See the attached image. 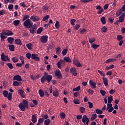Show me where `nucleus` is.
<instances>
[{
	"mask_svg": "<svg viewBox=\"0 0 125 125\" xmlns=\"http://www.w3.org/2000/svg\"><path fill=\"white\" fill-rule=\"evenodd\" d=\"M19 107L22 112H24L25 110L29 108V104L27 100H23L22 103H21L19 105Z\"/></svg>",
	"mask_w": 125,
	"mask_h": 125,
	"instance_id": "nucleus-1",
	"label": "nucleus"
},
{
	"mask_svg": "<svg viewBox=\"0 0 125 125\" xmlns=\"http://www.w3.org/2000/svg\"><path fill=\"white\" fill-rule=\"evenodd\" d=\"M51 80H52V75H49L46 77H42L41 79V82L42 83H43L47 81V83H49L51 82Z\"/></svg>",
	"mask_w": 125,
	"mask_h": 125,
	"instance_id": "nucleus-2",
	"label": "nucleus"
},
{
	"mask_svg": "<svg viewBox=\"0 0 125 125\" xmlns=\"http://www.w3.org/2000/svg\"><path fill=\"white\" fill-rule=\"evenodd\" d=\"M23 25L27 29H30L33 27V22H31V20L30 19H27L23 22Z\"/></svg>",
	"mask_w": 125,
	"mask_h": 125,
	"instance_id": "nucleus-3",
	"label": "nucleus"
},
{
	"mask_svg": "<svg viewBox=\"0 0 125 125\" xmlns=\"http://www.w3.org/2000/svg\"><path fill=\"white\" fill-rule=\"evenodd\" d=\"M2 33L4 36H13L14 35L13 32L9 30H2Z\"/></svg>",
	"mask_w": 125,
	"mask_h": 125,
	"instance_id": "nucleus-4",
	"label": "nucleus"
},
{
	"mask_svg": "<svg viewBox=\"0 0 125 125\" xmlns=\"http://www.w3.org/2000/svg\"><path fill=\"white\" fill-rule=\"evenodd\" d=\"M48 40V36L47 35H43L41 36L40 41L42 43H46Z\"/></svg>",
	"mask_w": 125,
	"mask_h": 125,
	"instance_id": "nucleus-5",
	"label": "nucleus"
},
{
	"mask_svg": "<svg viewBox=\"0 0 125 125\" xmlns=\"http://www.w3.org/2000/svg\"><path fill=\"white\" fill-rule=\"evenodd\" d=\"M1 60H2V61H4L5 62H6V61H10V59H9L8 56L4 55V53H2V54L1 55Z\"/></svg>",
	"mask_w": 125,
	"mask_h": 125,
	"instance_id": "nucleus-6",
	"label": "nucleus"
},
{
	"mask_svg": "<svg viewBox=\"0 0 125 125\" xmlns=\"http://www.w3.org/2000/svg\"><path fill=\"white\" fill-rule=\"evenodd\" d=\"M73 63L74 65H76L77 67H82V64L80 62V61L76 58H74Z\"/></svg>",
	"mask_w": 125,
	"mask_h": 125,
	"instance_id": "nucleus-7",
	"label": "nucleus"
},
{
	"mask_svg": "<svg viewBox=\"0 0 125 125\" xmlns=\"http://www.w3.org/2000/svg\"><path fill=\"white\" fill-rule=\"evenodd\" d=\"M55 75L56 77H57L58 79H59L60 80L62 79V74H61V71H60V70L57 69L55 72Z\"/></svg>",
	"mask_w": 125,
	"mask_h": 125,
	"instance_id": "nucleus-8",
	"label": "nucleus"
},
{
	"mask_svg": "<svg viewBox=\"0 0 125 125\" xmlns=\"http://www.w3.org/2000/svg\"><path fill=\"white\" fill-rule=\"evenodd\" d=\"M70 72L75 77H77L78 73H77V69L75 67H72L70 69Z\"/></svg>",
	"mask_w": 125,
	"mask_h": 125,
	"instance_id": "nucleus-9",
	"label": "nucleus"
},
{
	"mask_svg": "<svg viewBox=\"0 0 125 125\" xmlns=\"http://www.w3.org/2000/svg\"><path fill=\"white\" fill-rule=\"evenodd\" d=\"M37 29H38V28L37 27V25H36V24L32 25V27H30L29 29L30 34H35V31L37 30Z\"/></svg>",
	"mask_w": 125,
	"mask_h": 125,
	"instance_id": "nucleus-10",
	"label": "nucleus"
},
{
	"mask_svg": "<svg viewBox=\"0 0 125 125\" xmlns=\"http://www.w3.org/2000/svg\"><path fill=\"white\" fill-rule=\"evenodd\" d=\"M38 55L36 54H31V59L35 61H40V58L38 57Z\"/></svg>",
	"mask_w": 125,
	"mask_h": 125,
	"instance_id": "nucleus-11",
	"label": "nucleus"
},
{
	"mask_svg": "<svg viewBox=\"0 0 125 125\" xmlns=\"http://www.w3.org/2000/svg\"><path fill=\"white\" fill-rule=\"evenodd\" d=\"M89 83L91 86V88H92V89L96 88V83L95 82H93L92 80H90L89 82Z\"/></svg>",
	"mask_w": 125,
	"mask_h": 125,
	"instance_id": "nucleus-12",
	"label": "nucleus"
},
{
	"mask_svg": "<svg viewBox=\"0 0 125 125\" xmlns=\"http://www.w3.org/2000/svg\"><path fill=\"white\" fill-rule=\"evenodd\" d=\"M14 81H18L19 82H21L22 81V78L20 75H17L13 78Z\"/></svg>",
	"mask_w": 125,
	"mask_h": 125,
	"instance_id": "nucleus-13",
	"label": "nucleus"
},
{
	"mask_svg": "<svg viewBox=\"0 0 125 125\" xmlns=\"http://www.w3.org/2000/svg\"><path fill=\"white\" fill-rule=\"evenodd\" d=\"M30 19L31 20H32L33 22H37V21H39V20H40V17L32 16L30 17Z\"/></svg>",
	"mask_w": 125,
	"mask_h": 125,
	"instance_id": "nucleus-14",
	"label": "nucleus"
},
{
	"mask_svg": "<svg viewBox=\"0 0 125 125\" xmlns=\"http://www.w3.org/2000/svg\"><path fill=\"white\" fill-rule=\"evenodd\" d=\"M62 64H65V62L62 60H60L57 63V65L58 68L59 69H61V65Z\"/></svg>",
	"mask_w": 125,
	"mask_h": 125,
	"instance_id": "nucleus-15",
	"label": "nucleus"
},
{
	"mask_svg": "<svg viewBox=\"0 0 125 125\" xmlns=\"http://www.w3.org/2000/svg\"><path fill=\"white\" fill-rule=\"evenodd\" d=\"M25 92L22 89H19L18 91V94L19 95L21 96V97H22V98H25Z\"/></svg>",
	"mask_w": 125,
	"mask_h": 125,
	"instance_id": "nucleus-16",
	"label": "nucleus"
},
{
	"mask_svg": "<svg viewBox=\"0 0 125 125\" xmlns=\"http://www.w3.org/2000/svg\"><path fill=\"white\" fill-rule=\"evenodd\" d=\"M125 13H123L121 16L119 17V20L120 23H122L125 21Z\"/></svg>",
	"mask_w": 125,
	"mask_h": 125,
	"instance_id": "nucleus-17",
	"label": "nucleus"
},
{
	"mask_svg": "<svg viewBox=\"0 0 125 125\" xmlns=\"http://www.w3.org/2000/svg\"><path fill=\"white\" fill-rule=\"evenodd\" d=\"M53 96H54L55 97H58V96H59V92L57 88L53 90Z\"/></svg>",
	"mask_w": 125,
	"mask_h": 125,
	"instance_id": "nucleus-18",
	"label": "nucleus"
},
{
	"mask_svg": "<svg viewBox=\"0 0 125 125\" xmlns=\"http://www.w3.org/2000/svg\"><path fill=\"white\" fill-rule=\"evenodd\" d=\"M103 83L105 86H108L109 83H108V79L106 77L103 78Z\"/></svg>",
	"mask_w": 125,
	"mask_h": 125,
	"instance_id": "nucleus-19",
	"label": "nucleus"
},
{
	"mask_svg": "<svg viewBox=\"0 0 125 125\" xmlns=\"http://www.w3.org/2000/svg\"><path fill=\"white\" fill-rule=\"evenodd\" d=\"M15 44H18L19 45H22L23 44L20 39H16L15 40Z\"/></svg>",
	"mask_w": 125,
	"mask_h": 125,
	"instance_id": "nucleus-20",
	"label": "nucleus"
},
{
	"mask_svg": "<svg viewBox=\"0 0 125 125\" xmlns=\"http://www.w3.org/2000/svg\"><path fill=\"white\" fill-rule=\"evenodd\" d=\"M8 42L10 44H12L13 43V42H14V38L12 37H8L7 39Z\"/></svg>",
	"mask_w": 125,
	"mask_h": 125,
	"instance_id": "nucleus-21",
	"label": "nucleus"
},
{
	"mask_svg": "<svg viewBox=\"0 0 125 125\" xmlns=\"http://www.w3.org/2000/svg\"><path fill=\"white\" fill-rule=\"evenodd\" d=\"M88 120H89V119H88L87 118V116L86 115H84L83 116L82 121L83 123L84 124V123H85L86 122L88 121Z\"/></svg>",
	"mask_w": 125,
	"mask_h": 125,
	"instance_id": "nucleus-22",
	"label": "nucleus"
},
{
	"mask_svg": "<svg viewBox=\"0 0 125 125\" xmlns=\"http://www.w3.org/2000/svg\"><path fill=\"white\" fill-rule=\"evenodd\" d=\"M31 121L34 124L37 123V117L36 116V115H32Z\"/></svg>",
	"mask_w": 125,
	"mask_h": 125,
	"instance_id": "nucleus-23",
	"label": "nucleus"
},
{
	"mask_svg": "<svg viewBox=\"0 0 125 125\" xmlns=\"http://www.w3.org/2000/svg\"><path fill=\"white\" fill-rule=\"evenodd\" d=\"M9 47V49L10 51H15V46L13 44L8 45Z\"/></svg>",
	"mask_w": 125,
	"mask_h": 125,
	"instance_id": "nucleus-24",
	"label": "nucleus"
},
{
	"mask_svg": "<svg viewBox=\"0 0 125 125\" xmlns=\"http://www.w3.org/2000/svg\"><path fill=\"white\" fill-rule=\"evenodd\" d=\"M63 59L64 61H65V62H67V63H72V60L69 57H65Z\"/></svg>",
	"mask_w": 125,
	"mask_h": 125,
	"instance_id": "nucleus-25",
	"label": "nucleus"
},
{
	"mask_svg": "<svg viewBox=\"0 0 125 125\" xmlns=\"http://www.w3.org/2000/svg\"><path fill=\"white\" fill-rule=\"evenodd\" d=\"M39 94L40 97H43L44 96V92L42 89L39 90Z\"/></svg>",
	"mask_w": 125,
	"mask_h": 125,
	"instance_id": "nucleus-26",
	"label": "nucleus"
},
{
	"mask_svg": "<svg viewBox=\"0 0 125 125\" xmlns=\"http://www.w3.org/2000/svg\"><path fill=\"white\" fill-rule=\"evenodd\" d=\"M114 100V98L113 97V96L110 95L109 97L107 98V102L108 103H112V101Z\"/></svg>",
	"mask_w": 125,
	"mask_h": 125,
	"instance_id": "nucleus-27",
	"label": "nucleus"
},
{
	"mask_svg": "<svg viewBox=\"0 0 125 125\" xmlns=\"http://www.w3.org/2000/svg\"><path fill=\"white\" fill-rule=\"evenodd\" d=\"M100 46V45H97L94 43H93L91 45V47H92V48H94V49L98 48V47H99Z\"/></svg>",
	"mask_w": 125,
	"mask_h": 125,
	"instance_id": "nucleus-28",
	"label": "nucleus"
},
{
	"mask_svg": "<svg viewBox=\"0 0 125 125\" xmlns=\"http://www.w3.org/2000/svg\"><path fill=\"white\" fill-rule=\"evenodd\" d=\"M13 23L15 26H18L19 24H20V21L16 20H15Z\"/></svg>",
	"mask_w": 125,
	"mask_h": 125,
	"instance_id": "nucleus-29",
	"label": "nucleus"
},
{
	"mask_svg": "<svg viewBox=\"0 0 125 125\" xmlns=\"http://www.w3.org/2000/svg\"><path fill=\"white\" fill-rule=\"evenodd\" d=\"M101 21L103 25H105V24H106V19L104 17H103L102 18H101Z\"/></svg>",
	"mask_w": 125,
	"mask_h": 125,
	"instance_id": "nucleus-30",
	"label": "nucleus"
},
{
	"mask_svg": "<svg viewBox=\"0 0 125 125\" xmlns=\"http://www.w3.org/2000/svg\"><path fill=\"white\" fill-rule=\"evenodd\" d=\"M67 53H68V49H67V48L63 49L62 52L63 56H65V55H66Z\"/></svg>",
	"mask_w": 125,
	"mask_h": 125,
	"instance_id": "nucleus-31",
	"label": "nucleus"
},
{
	"mask_svg": "<svg viewBox=\"0 0 125 125\" xmlns=\"http://www.w3.org/2000/svg\"><path fill=\"white\" fill-rule=\"evenodd\" d=\"M12 60L14 63H16L19 61V60L18 59V58L16 57H14L12 58Z\"/></svg>",
	"mask_w": 125,
	"mask_h": 125,
	"instance_id": "nucleus-32",
	"label": "nucleus"
},
{
	"mask_svg": "<svg viewBox=\"0 0 125 125\" xmlns=\"http://www.w3.org/2000/svg\"><path fill=\"white\" fill-rule=\"evenodd\" d=\"M107 31H108V28H107L106 26H104L102 28V29H101L102 33H106Z\"/></svg>",
	"mask_w": 125,
	"mask_h": 125,
	"instance_id": "nucleus-33",
	"label": "nucleus"
},
{
	"mask_svg": "<svg viewBox=\"0 0 125 125\" xmlns=\"http://www.w3.org/2000/svg\"><path fill=\"white\" fill-rule=\"evenodd\" d=\"M79 110L81 112V113H82V114H83V113H84V112H85V108L81 106L80 107Z\"/></svg>",
	"mask_w": 125,
	"mask_h": 125,
	"instance_id": "nucleus-34",
	"label": "nucleus"
},
{
	"mask_svg": "<svg viewBox=\"0 0 125 125\" xmlns=\"http://www.w3.org/2000/svg\"><path fill=\"white\" fill-rule=\"evenodd\" d=\"M49 124H50V119H46L44 121V125H49Z\"/></svg>",
	"mask_w": 125,
	"mask_h": 125,
	"instance_id": "nucleus-35",
	"label": "nucleus"
},
{
	"mask_svg": "<svg viewBox=\"0 0 125 125\" xmlns=\"http://www.w3.org/2000/svg\"><path fill=\"white\" fill-rule=\"evenodd\" d=\"M96 41V40H95V38L94 37L89 39V42H90V43H93V42H95Z\"/></svg>",
	"mask_w": 125,
	"mask_h": 125,
	"instance_id": "nucleus-36",
	"label": "nucleus"
},
{
	"mask_svg": "<svg viewBox=\"0 0 125 125\" xmlns=\"http://www.w3.org/2000/svg\"><path fill=\"white\" fill-rule=\"evenodd\" d=\"M20 85V83L18 81H14L13 83V85L14 86H19Z\"/></svg>",
	"mask_w": 125,
	"mask_h": 125,
	"instance_id": "nucleus-37",
	"label": "nucleus"
},
{
	"mask_svg": "<svg viewBox=\"0 0 125 125\" xmlns=\"http://www.w3.org/2000/svg\"><path fill=\"white\" fill-rule=\"evenodd\" d=\"M95 112H96V114H98L99 115H102V113H103V111H102L99 109H96Z\"/></svg>",
	"mask_w": 125,
	"mask_h": 125,
	"instance_id": "nucleus-38",
	"label": "nucleus"
},
{
	"mask_svg": "<svg viewBox=\"0 0 125 125\" xmlns=\"http://www.w3.org/2000/svg\"><path fill=\"white\" fill-rule=\"evenodd\" d=\"M97 118V114H93L91 117V121H94Z\"/></svg>",
	"mask_w": 125,
	"mask_h": 125,
	"instance_id": "nucleus-39",
	"label": "nucleus"
},
{
	"mask_svg": "<svg viewBox=\"0 0 125 125\" xmlns=\"http://www.w3.org/2000/svg\"><path fill=\"white\" fill-rule=\"evenodd\" d=\"M3 95L4 97H7L8 95V91L4 90L3 91Z\"/></svg>",
	"mask_w": 125,
	"mask_h": 125,
	"instance_id": "nucleus-40",
	"label": "nucleus"
},
{
	"mask_svg": "<svg viewBox=\"0 0 125 125\" xmlns=\"http://www.w3.org/2000/svg\"><path fill=\"white\" fill-rule=\"evenodd\" d=\"M43 28L42 27L39 28L37 31V33L38 35H40V34H42V32Z\"/></svg>",
	"mask_w": 125,
	"mask_h": 125,
	"instance_id": "nucleus-41",
	"label": "nucleus"
},
{
	"mask_svg": "<svg viewBox=\"0 0 125 125\" xmlns=\"http://www.w3.org/2000/svg\"><path fill=\"white\" fill-rule=\"evenodd\" d=\"M30 18V16H29V15H25L23 17V19H22V22H24V21H25V20H27V19H29V18Z\"/></svg>",
	"mask_w": 125,
	"mask_h": 125,
	"instance_id": "nucleus-42",
	"label": "nucleus"
},
{
	"mask_svg": "<svg viewBox=\"0 0 125 125\" xmlns=\"http://www.w3.org/2000/svg\"><path fill=\"white\" fill-rule=\"evenodd\" d=\"M26 46L28 48V49H29L30 50H32V43H29L28 44H26Z\"/></svg>",
	"mask_w": 125,
	"mask_h": 125,
	"instance_id": "nucleus-43",
	"label": "nucleus"
},
{
	"mask_svg": "<svg viewBox=\"0 0 125 125\" xmlns=\"http://www.w3.org/2000/svg\"><path fill=\"white\" fill-rule=\"evenodd\" d=\"M56 53H57V54H60V53H61V48H60V46L57 48Z\"/></svg>",
	"mask_w": 125,
	"mask_h": 125,
	"instance_id": "nucleus-44",
	"label": "nucleus"
},
{
	"mask_svg": "<svg viewBox=\"0 0 125 125\" xmlns=\"http://www.w3.org/2000/svg\"><path fill=\"white\" fill-rule=\"evenodd\" d=\"M7 66L11 70H12V69H13V65H12V63H7Z\"/></svg>",
	"mask_w": 125,
	"mask_h": 125,
	"instance_id": "nucleus-45",
	"label": "nucleus"
},
{
	"mask_svg": "<svg viewBox=\"0 0 125 125\" xmlns=\"http://www.w3.org/2000/svg\"><path fill=\"white\" fill-rule=\"evenodd\" d=\"M48 19H49V15H47L43 18L42 21H46V20H48Z\"/></svg>",
	"mask_w": 125,
	"mask_h": 125,
	"instance_id": "nucleus-46",
	"label": "nucleus"
},
{
	"mask_svg": "<svg viewBox=\"0 0 125 125\" xmlns=\"http://www.w3.org/2000/svg\"><path fill=\"white\" fill-rule=\"evenodd\" d=\"M80 89H81V86H78L76 88L73 89V91H80Z\"/></svg>",
	"mask_w": 125,
	"mask_h": 125,
	"instance_id": "nucleus-47",
	"label": "nucleus"
},
{
	"mask_svg": "<svg viewBox=\"0 0 125 125\" xmlns=\"http://www.w3.org/2000/svg\"><path fill=\"white\" fill-rule=\"evenodd\" d=\"M123 38L124 37H123V36L121 35H118L117 37V40L119 41H122V40H123Z\"/></svg>",
	"mask_w": 125,
	"mask_h": 125,
	"instance_id": "nucleus-48",
	"label": "nucleus"
},
{
	"mask_svg": "<svg viewBox=\"0 0 125 125\" xmlns=\"http://www.w3.org/2000/svg\"><path fill=\"white\" fill-rule=\"evenodd\" d=\"M76 19H71L70 23L72 26H75V22H76Z\"/></svg>",
	"mask_w": 125,
	"mask_h": 125,
	"instance_id": "nucleus-49",
	"label": "nucleus"
},
{
	"mask_svg": "<svg viewBox=\"0 0 125 125\" xmlns=\"http://www.w3.org/2000/svg\"><path fill=\"white\" fill-rule=\"evenodd\" d=\"M55 26L56 28V29H59V27H60V24H59V21H57Z\"/></svg>",
	"mask_w": 125,
	"mask_h": 125,
	"instance_id": "nucleus-50",
	"label": "nucleus"
},
{
	"mask_svg": "<svg viewBox=\"0 0 125 125\" xmlns=\"http://www.w3.org/2000/svg\"><path fill=\"white\" fill-rule=\"evenodd\" d=\"M0 38L2 39V40H5V39L7 38V36H4L2 33H0Z\"/></svg>",
	"mask_w": 125,
	"mask_h": 125,
	"instance_id": "nucleus-51",
	"label": "nucleus"
},
{
	"mask_svg": "<svg viewBox=\"0 0 125 125\" xmlns=\"http://www.w3.org/2000/svg\"><path fill=\"white\" fill-rule=\"evenodd\" d=\"M98 72L99 73V74L101 75V76H102L103 77H105V76H106V75H105V73H104V72L100 71V70H98Z\"/></svg>",
	"mask_w": 125,
	"mask_h": 125,
	"instance_id": "nucleus-52",
	"label": "nucleus"
},
{
	"mask_svg": "<svg viewBox=\"0 0 125 125\" xmlns=\"http://www.w3.org/2000/svg\"><path fill=\"white\" fill-rule=\"evenodd\" d=\"M41 117L43 118L45 120H47L48 119V115H47V114H42L41 115Z\"/></svg>",
	"mask_w": 125,
	"mask_h": 125,
	"instance_id": "nucleus-53",
	"label": "nucleus"
},
{
	"mask_svg": "<svg viewBox=\"0 0 125 125\" xmlns=\"http://www.w3.org/2000/svg\"><path fill=\"white\" fill-rule=\"evenodd\" d=\"M88 92L89 94L92 95L94 93V90H92V89H89L88 90Z\"/></svg>",
	"mask_w": 125,
	"mask_h": 125,
	"instance_id": "nucleus-54",
	"label": "nucleus"
},
{
	"mask_svg": "<svg viewBox=\"0 0 125 125\" xmlns=\"http://www.w3.org/2000/svg\"><path fill=\"white\" fill-rule=\"evenodd\" d=\"M100 93L102 94V96H105L106 95V92L102 89L100 90Z\"/></svg>",
	"mask_w": 125,
	"mask_h": 125,
	"instance_id": "nucleus-55",
	"label": "nucleus"
},
{
	"mask_svg": "<svg viewBox=\"0 0 125 125\" xmlns=\"http://www.w3.org/2000/svg\"><path fill=\"white\" fill-rule=\"evenodd\" d=\"M26 57L28 58V59H31V57H32V55H31L30 53H27L26 54Z\"/></svg>",
	"mask_w": 125,
	"mask_h": 125,
	"instance_id": "nucleus-56",
	"label": "nucleus"
},
{
	"mask_svg": "<svg viewBox=\"0 0 125 125\" xmlns=\"http://www.w3.org/2000/svg\"><path fill=\"white\" fill-rule=\"evenodd\" d=\"M20 5H21V6H22L23 8L28 7V6H27V5H26V4H25V2H21V3H20Z\"/></svg>",
	"mask_w": 125,
	"mask_h": 125,
	"instance_id": "nucleus-57",
	"label": "nucleus"
},
{
	"mask_svg": "<svg viewBox=\"0 0 125 125\" xmlns=\"http://www.w3.org/2000/svg\"><path fill=\"white\" fill-rule=\"evenodd\" d=\"M80 27H81V25L79 24H77L75 26L74 29V30H79Z\"/></svg>",
	"mask_w": 125,
	"mask_h": 125,
	"instance_id": "nucleus-58",
	"label": "nucleus"
},
{
	"mask_svg": "<svg viewBox=\"0 0 125 125\" xmlns=\"http://www.w3.org/2000/svg\"><path fill=\"white\" fill-rule=\"evenodd\" d=\"M44 121V119L43 118H40L38 120V123L39 124H42L43 122Z\"/></svg>",
	"mask_w": 125,
	"mask_h": 125,
	"instance_id": "nucleus-59",
	"label": "nucleus"
},
{
	"mask_svg": "<svg viewBox=\"0 0 125 125\" xmlns=\"http://www.w3.org/2000/svg\"><path fill=\"white\" fill-rule=\"evenodd\" d=\"M88 104H89V108H90V109L93 107V104L92 103L88 102Z\"/></svg>",
	"mask_w": 125,
	"mask_h": 125,
	"instance_id": "nucleus-60",
	"label": "nucleus"
},
{
	"mask_svg": "<svg viewBox=\"0 0 125 125\" xmlns=\"http://www.w3.org/2000/svg\"><path fill=\"white\" fill-rule=\"evenodd\" d=\"M60 116L62 119H65V116H66V115L65 114V113H64V112H62Z\"/></svg>",
	"mask_w": 125,
	"mask_h": 125,
	"instance_id": "nucleus-61",
	"label": "nucleus"
},
{
	"mask_svg": "<svg viewBox=\"0 0 125 125\" xmlns=\"http://www.w3.org/2000/svg\"><path fill=\"white\" fill-rule=\"evenodd\" d=\"M95 8L98 9V10H101V9H103V8H102V7H101V6L100 5H96L95 6Z\"/></svg>",
	"mask_w": 125,
	"mask_h": 125,
	"instance_id": "nucleus-62",
	"label": "nucleus"
},
{
	"mask_svg": "<svg viewBox=\"0 0 125 125\" xmlns=\"http://www.w3.org/2000/svg\"><path fill=\"white\" fill-rule=\"evenodd\" d=\"M48 8H49V7H48V6H46V5H44L42 7V9L43 10H45V11H46V10H47L48 9Z\"/></svg>",
	"mask_w": 125,
	"mask_h": 125,
	"instance_id": "nucleus-63",
	"label": "nucleus"
},
{
	"mask_svg": "<svg viewBox=\"0 0 125 125\" xmlns=\"http://www.w3.org/2000/svg\"><path fill=\"white\" fill-rule=\"evenodd\" d=\"M73 95H74V97H78V96H79V95H80V93L79 92H76L74 93Z\"/></svg>",
	"mask_w": 125,
	"mask_h": 125,
	"instance_id": "nucleus-64",
	"label": "nucleus"
}]
</instances>
